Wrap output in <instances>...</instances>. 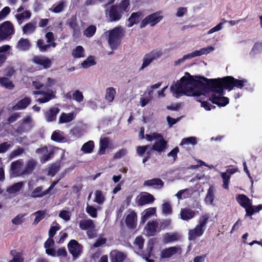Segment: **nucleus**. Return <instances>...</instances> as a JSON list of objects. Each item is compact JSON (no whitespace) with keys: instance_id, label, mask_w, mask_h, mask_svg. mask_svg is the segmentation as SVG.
<instances>
[{"instance_id":"nucleus-23","label":"nucleus","mask_w":262,"mask_h":262,"mask_svg":"<svg viewBox=\"0 0 262 262\" xmlns=\"http://www.w3.org/2000/svg\"><path fill=\"white\" fill-rule=\"evenodd\" d=\"M31 102V99L28 97H25L24 99L18 101V102L13 106L12 110L14 111L25 109Z\"/></svg>"},{"instance_id":"nucleus-25","label":"nucleus","mask_w":262,"mask_h":262,"mask_svg":"<svg viewBox=\"0 0 262 262\" xmlns=\"http://www.w3.org/2000/svg\"><path fill=\"white\" fill-rule=\"evenodd\" d=\"M179 247H171L164 249L161 252V257L162 258H169L178 252Z\"/></svg>"},{"instance_id":"nucleus-58","label":"nucleus","mask_w":262,"mask_h":262,"mask_svg":"<svg viewBox=\"0 0 262 262\" xmlns=\"http://www.w3.org/2000/svg\"><path fill=\"white\" fill-rule=\"evenodd\" d=\"M144 245V239L141 236H138L136 238L134 242V245L136 248L141 250Z\"/></svg>"},{"instance_id":"nucleus-63","label":"nucleus","mask_w":262,"mask_h":262,"mask_svg":"<svg viewBox=\"0 0 262 262\" xmlns=\"http://www.w3.org/2000/svg\"><path fill=\"white\" fill-rule=\"evenodd\" d=\"M40 77H42V76H38L36 80L33 81L32 82L33 86L36 89H39L40 88L44 86L43 82L41 81L40 79Z\"/></svg>"},{"instance_id":"nucleus-41","label":"nucleus","mask_w":262,"mask_h":262,"mask_svg":"<svg viewBox=\"0 0 262 262\" xmlns=\"http://www.w3.org/2000/svg\"><path fill=\"white\" fill-rule=\"evenodd\" d=\"M46 214L47 213L45 211H38L32 214V216H35L33 224L37 225L45 217Z\"/></svg>"},{"instance_id":"nucleus-20","label":"nucleus","mask_w":262,"mask_h":262,"mask_svg":"<svg viewBox=\"0 0 262 262\" xmlns=\"http://www.w3.org/2000/svg\"><path fill=\"white\" fill-rule=\"evenodd\" d=\"M164 185L163 181L158 178H155L145 181L143 185L145 186H152L154 188H160Z\"/></svg>"},{"instance_id":"nucleus-56","label":"nucleus","mask_w":262,"mask_h":262,"mask_svg":"<svg viewBox=\"0 0 262 262\" xmlns=\"http://www.w3.org/2000/svg\"><path fill=\"white\" fill-rule=\"evenodd\" d=\"M25 214H19L17 215L12 220V223L15 225H19L23 223L24 221Z\"/></svg>"},{"instance_id":"nucleus-18","label":"nucleus","mask_w":262,"mask_h":262,"mask_svg":"<svg viewBox=\"0 0 262 262\" xmlns=\"http://www.w3.org/2000/svg\"><path fill=\"white\" fill-rule=\"evenodd\" d=\"M158 223L156 221L149 222L144 228V231L148 236L154 235L157 231Z\"/></svg>"},{"instance_id":"nucleus-12","label":"nucleus","mask_w":262,"mask_h":262,"mask_svg":"<svg viewBox=\"0 0 262 262\" xmlns=\"http://www.w3.org/2000/svg\"><path fill=\"white\" fill-rule=\"evenodd\" d=\"M155 199L151 194L143 192L137 197V202L139 205L143 206L154 202Z\"/></svg>"},{"instance_id":"nucleus-40","label":"nucleus","mask_w":262,"mask_h":262,"mask_svg":"<svg viewBox=\"0 0 262 262\" xmlns=\"http://www.w3.org/2000/svg\"><path fill=\"white\" fill-rule=\"evenodd\" d=\"M214 188L212 186L210 187L205 199V201L207 204H213L214 199Z\"/></svg>"},{"instance_id":"nucleus-50","label":"nucleus","mask_w":262,"mask_h":262,"mask_svg":"<svg viewBox=\"0 0 262 262\" xmlns=\"http://www.w3.org/2000/svg\"><path fill=\"white\" fill-rule=\"evenodd\" d=\"M162 212L165 214H170L172 213V208L170 203L165 201H163L162 205Z\"/></svg>"},{"instance_id":"nucleus-37","label":"nucleus","mask_w":262,"mask_h":262,"mask_svg":"<svg viewBox=\"0 0 262 262\" xmlns=\"http://www.w3.org/2000/svg\"><path fill=\"white\" fill-rule=\"evenodd\" d=\"M31 16V13L30 11L26 10L24 12L20 13L18 14L15 15V17L16 18L18 23L21 24L22 23V21L25 19H29Z\"/></svg>"},{"instance_id":"nucleus-60","label":"nucleus","mask_w":262,"mask_h":262,"mask_svg":"<svg viewBox=\"0 0 262 262\" xmlns=\"http://www.w3.org/2000/svg\"><path fill=\"white\" fill-rule=\"evenodd\" d=\"M59 169L58 164H54L52 165L49 169L48 174L50 176H54Z\"/></svg>"},{"instance_id":"nucleus-28","label":"nucleus","mask_w":262,"mask_h":262,"mask_svg":"<svg viewBox=\"0 0 262 262\" xmlns=\"http://www.w3.org/2000/svg\"><path fill=\"white\" fill-rule=\"evenodd\" d=\"M79 227L82 230H91L95 228V225L93 221L89 219L80 221Z\"/></svg>"},{"instance_id":"nucleus-36","label":"nucleus","mask_w":262,"mask_h":262,"mask_svg":"<svg viewBox=\"0 0 262 262\" xmlns=\"http://www.w3.org/2000/svg\"><path fill=\"white\" fill-rule=\"evenodd\" d=\"M23 182L16 183L7 189L9 193L13 194L19 191L24 185Z\"/></svg>"},{"instance_id":"nucleus-32","label":"nucleus","mask_w":262,"mask_h":262,"mask_svg":"<svg viewBox=\"0 0 262 262\" xmlns=\"http://www.w3.org/2000/svg\"><path fill=\"white\" fill-rule=\"evenodd\" d=\"M67 4L64 1H60L57 4H54L52 8L49 9V10L57 13L61 12L63 9L66 7Z\"/></svg>"},{"instance_id":"nucleus-38","label":"nucleus","mask_w":262,"mask_h":262,"mask_svg":"<svg viewBox=\"0 0 262 262\" xmlns=\"http://www.w3.org/2000/svg\"><path fill=\"white\" fill-rule=\"evenodd\" d=\"M40 79L43 82L44 86L46 88H51L56 83L55 79L50 77L42 76L40 77Z\"/></svg>"},{"instance_id":"nucleus-7","label":"nucleus","mask_w":262,"mask_h":262,"mask_svg":"<svg viewBox=\"0 0 262 262\" xmlns=\"http://www.w3.org/2000/svg\"><path fill=\"white\" fill-rule=\"evenodd\" d=\"M163 18V14L162 11H158L147 16L143 19L140 24V28H143L147 25L153 27L159 23Z\"/></svg>"},{"instance_id":"nucleus-8","label":"nucleus","mask_w":262,"mask_h":262,"mask_svg":"<svg viewBox=\"0 0 262 262\" xmlns=\"http://www.w3.org/2000/svg\"><path fill=\"white\" fill-rule=\"evenodd\" d=\"M14 29L12 24L9 21H6L0 25V40H4L12 35Z\"/></svg>"},{"instance_id":"nucleus-4","label":"nucleus","mask_w":262,"mask_h":262,"mask_svg":"<svg viewBox=\"0 0 262 262\" xmlns=\"http://www.w3.org/2000/svg\"><path fill=\"white\" fill-rule=\"evenodd\" d=\"M209 218V215L207 214H205L200 216L198 223L194 228L189 230L188 239L189 240L193 241L203 235Z\"/></svg>"},{"instance_id":"nucleus-44","label":"nucleus","mask_w":262,"mask_h":262,"mask_svg":"<svg viewBox=\"0 0 262 262\" xmlns=\"http://www.w3.org/2000/svg\"><path fill=\"white\" fill-rule=\"evenodd\" d=\"M197 144V139L195 137H190L189 138H183L180 145H194Z\"/></svg>"},{"instance_id":"nucleus-51","label":"nucleus","mask_w":262,"mask_h":262,"mask_svg":"<svg viewBox=\"0 0 262 262\" xmlns=\"http://www.w3.org/2000/svg\"><path fill=\"white\" fill-rule=\"evenodd\" d=\"M96 31V27L94 25H91L88 27L84 31V35L87 37L93 36Z\"/></svg>"},{"instance_id":"nucleus-24","label":"nucleus","mask_w":262,"mask_h":262,"mask_svg":"<svg viewBox=\"0 0 262 262\" xmlns=\"http://www.w3.org/2000/svg\"><path fill=\"white\" fill-rule=\"evenodd\" d=\"M236 200L240 205L244 208L250 206L252 203V200L245 194H238L236 197Z\"/></svg>"},{"instance_id":"nucleus-59","label":"nucleus","mask_w":262,"mask_h":262,"mask_svg":"<svg viewBox=\"0 0 262 262\" xmlns=\"http://www.w3.org/2000/svg\"><path fill=\"white\" fill-rule=\"evenodd\" d=\"M73 98L78 102H81L83 100V96L80 91L77 90L75 91L73 94Z\"/></svg>"},{"instance_id":"nucleus-45","label":"nucleus","mask_w":262,"mask_h":262,"mask_svg":"<svg viewBox=\"0 0 262 262\" xmlns=\"http://www.w3.org/2000/svg\"><path fill=\"white\" fill-rule=\"evenodd\" d=\"M94 147V143L92 141H89L84 143L81 147V150L84 153H91Z\"/></svg>"},{"instance_id":"nucleus-5","label":"nucleus","mask_w":262,"mask_h":262,"mask_svg":"<svg viewBox=\"0 0 262 262\" xmlns=\"http://www.w3.org/2000/svg\"><path fill=\"white\" fill-rule=\"evenodd\" d=\"M146 139L148 141L155 140L151 149H153L159 153L163 152L167 147V141L159 134L152 133L150 135H146Z\"/></svg>"},{"instance_id":"nucleus-3","label":"nucleus","mask_w":262,"mask_h":262,"mask_svg":"<svg viewBox=\"0 0 262 262\" xmlns=\"http://www.w3.org/2000/svg\"><path fill=\"white\" fill-rule=\"evenodd\" d=\"M125 30L121 26L116 27L113 29L105 32L108 43L112 50L117 49L121 40L124 35Z\"/></svg>"},{"instance_id":"nucleus-22","label":"nucleus","mask_w":262,"mask_h":262,"mask_svg":"<svg viewBox=\"0 0 262 262\" xmlns=\"http://www.w3.org/2000/svg\"><path fill=\"white\" fill-rule=\"evenodd\" d=\"M154 246V241L151 239L149 241L147 248L145 251H143V253L141 254V255L143 257V258L145 259V260L147 262H154V260L149 259V257H150L151 253L152 250V248Z\"/></svg>"},{"instance_id":"nucleus-29","label":"nucleus","mask_w":262,"mask_h":262,"mask_svg":"<svg viewBox=\"0 0 262 262\" xmlns=\"http://www.w3.org/2000/svg\"><path fill=\"white\" fill-rule=\"evenodd\" d=\"M156 212V208L155 207H150L145 210L142 213L141 222L143 223H145L148 218L155 214Z\"/></svg>"},{"instance_id":"nucleus-26","label":"nucleus","mask_w":262,"mask_h":262,"mask_svg":"<svg viewBox=\"0 0 262 262\" xmlns=\"http://www.w3.org/2000/svg\"><path fill=\"white\" fill-rule=\"evenodd\" d=\"M75 114L74 113H62L59 117V124L68 123L72 121L75 117Z\"/></svg>"},{"instance_id":"nucleus-53","label":"nucleus","mask_w":262,"mask_h":262,"mask_svg":"<svg viewBox=\"0 0 262 262\" xmlns=\"http://www.w3.org/2000/svg\"><path fill=\"white\" fill-rule=\"evenodd\" d=\"M189 195V190L188 189L181 190L176 194L179 200L188 198Z\"/></svg>"},{"instance_id":"nucleus-16","label":"nucleus","mask_w":262,"mask_h":262,"mask_svg":"<svg viewBox=\"0 0 262 262\" xmlns=\"http://www.w3.org/2000/svg\"><path fill=\"white\" fill-rule=\"evenodd\" d=\"M180 215L182 220L188 221L194 217L195 212L189 208H183L181 209Z\"/></svg>"},{"instance_id":"nucleus-13","label":"nucleus","mask_w":262,"mask_h":262,"mask_svg":"<svg viewBox=\"0 0 262 262\" xmlns=\"http://www.w3.org/2000/svg\"><path fill=\"white\" fill-rule=\"evenodd\" d=\"M33 61L42 67L44 69H48L51 67L52 61L50 59L46 56H36L33 57Z\"/></svg>"},{"instance_id":"nucleus-33","label":"nucleus","mask_w":262,"mask_h":262,"mask_svg":"<svg viewBox=\"0 0 262 262\" xmlns=\"http://www.w3.org/2000/svg\"><path fill=\"white\" fill-rule=\"evenodd\" d=\"M110 144L109 139L107 138H101L100 141V149L99 150V155H103L105 153L106 149Z\"/></svg>"},{"instance_id":"nucleus-47","label":"nucleus","mask_w":262,"mask_h":262,"mask_svg":"<svg viewBox=\"0 0 262 262\" xmlns=\"http://www.w3.org/2000/svg\"><path fill=\"white\" fill-rule=\"evenodd\" d=\"M262 52V43H256L253 46L250 55L252 57L254 56L255 55L260 53Z\"/></svg>"},{"instance_id":"nucleus-34","label":"nucleus","mask_w":262,"mask_h":262,"mask_svg":"<svg viewBox=\"0 0 262 262\" xmlns=\"http://www.w3.org/2000/svg\"><path fill=\"white\" fill-rule=\"evenodd\" d=\"M36 166V162L33 160H30L26 163L25 167L24 168V176L30 173L34 169Z\"/></svg>"},{"instance_id":"nucleus-46","label":"nucleus","mask_w":262,"mask_h":262,"mask_svg":"<svg viewBox=\"0 0 262 262\" xmlns=\"http://www.w3.org/2000/svg\"><path fill=\"white\" fill-rule=\"evenodd\" d=\"M0 84L5 88L10 90L12 89L14 87L12 81L6 77L0 78Z\"/></svg>"},{"instance_id":"nucleus-9","label":"nucleus","mask_w":262,"mask_h":262,"mask_svg":"<svg viewBox=\"0 0 262 262\" xmlns=\"http://www.w3.org/2000/svg\"><path fill=\"white\" fill-rule=\"evenodd\" d=\"M33 94L37 95L36 98L40 103L47 102L55 98L54 92L52 90H49L46 92L42 91H34Z\"/></svg>"},{"instance_id":"nucleus-48","label":"nucleus","mask_w":262,"mask_h":262,"mask_svg":"<svg viewBox=\"0 0 262 262\" xmlns=\"http://www.w3.org/2000/svg\"><path fill=\"white\" fill-rule=\"evenodd\" d=\"M220 174L223 179V187L224 189H228L229 182L231 178L229 174H227V173H224L223 172H221Z\"/></svg>"},{"instance_id":"nucleus-49","label":"nucleus","mask_w":262,"mask_h":262,"mask_svg":"<svg viewBox=\"0 0 262 262\" xmlns=\"http://www.w3.org/2000/svg\"><path fill=\"white\" fill-rule=\"evenodd\" d=\"M94 202L98 204H102L105 201V198L100 190H96L95 192Z\"/></svg>"},{"instance_id":"nucleus-57","label":"nucleus","mask_w":262,"mask_h":262,"mask_svg":"<svg viewBox=\"0 0 262 262\" xmlns=\"http://www.w3.org/2000/svg\"><path fill=\"white\" fill-rule=\"evenodd\" d=\"M148 150H150L151 151V149L148 145L139 146L137 148V154L140 156H143L144 154L146 152H147Z\"/></svg>"},{"instance_id":"nucleus-43","label":"nucleus","mask_w":262,"mask_h":262,"mask_svg":"<svg viewBox=\"0 0 262 262\" xmlns=\"http://www.w3.org/2000/svg\"><path fill=\"white\" fill-rule=\"evenodd\" d=\"M96 63L94 57L90 56L81 63V65L83 68L86 69L96 64Z\"/></svg>"},{"instance_id":"nucleus-17","label":"nucleus","mask_w":262,"mask_h":262,"mask_svg":"<svg viewBox=\"0 0 262 262\" xmlns=\"http://www.w3.org/2000/svg\"><path fill=\"white\" fill-rule=\"evenodd\" d=\"M137 214L133 211H130L126 216L125 223L127 226L130 228H134L136 225Z\"/></svg>"},{"instance_id":"nucleus-39","label":"nucleus","mask_w":262,"mask_h":262,"mask_svg":"<svg viewBox=\"0 0 262 262\" xmlns=\"http://www.w3.org/2000/svg\"><path fill=\"white\" fill-rule=\"evenodd\" d=\"M84 49L81 46H78L73 49L72 55L74 58H81L84 56Z\"/></svg>"},{"instance_id":"nucleus-30","label":"nucleus","mask_w":262,"mask_h":262,"mask_svg":"<svg viewBox=\"0 0 262 262\" xmlns=\"http://www.w3.org/2000/svg\"><path fill=\"white\" fill-rule=\"evenodd\" d=\"M116 92L113 87H110L106 89L105 99L108 102H112L114 101Z\"/></svg>"},{"instance_id":"nucleus-27","label":"nucleus","mask_w":262,"mask_h":262,"mask_svg":"<svg viewBox=\"0 0 262 262\" xmlns=\"http://www.w3.org/2000/svg\"><path fill=\"white\" fill-rule=\"evenodd\" d=\"M31 45L28 39L21 38L18 41L16 48L20 51H26L29 49Z\"/></svg>"},{"instance_id":"nucleus-14","label":"nucleus","mask_w":262,"mask_h":262,"mask_svg":"<svg viewBox=\"0 0 262 262\" xmlns=\"http://www.w3.org/2000/svg\"><path fill=\"white\" fill-rule=\"evenodd\" d=\"M142 17L143 15L141 12L133 13L127 19V27L130 28L133 25L138 24L142 19Z\"/></svg>"},{"instance_id":"nucleus-15","label":"nucleus","mask_w":262,"mask_h":262,"mask_svg":"<svg viewBox=\"0 0 262 262\" xmlns=\"http://www.w3.org/2000/svg\"><path fill=\"white\" fill-rule=\"evenodd\" d=\"M126 257L125 254L117 250H114L110 253L111 262H123Z\"/></svg>"},{"instance_id":"nucleus-61","label":"nucleus","mask_w":262,"mask_h":262,"mask_svg":"<svg viewBox=\"0 0 262 262\" xmlns=\"http://www.w3.org/2000/svg\"><path fill=\"white\" fill-rule=\"evenodd\" d=\"M214 48L212 46H208L206 48H203L200 50H198L199 56H201L202 55L207 54L213 51H214Z\"/></svg>"},{"instance_id":"nucleus-31","label":"nucleus","mask_w":262,"mask_h":262,"mask_svg":"<svg viewBox=\"0 0 262 262\" xmlns=\"http://www.w3.org/2000/svg\"><path fill=\"white\" fill-rule=\"evenodd\" d=\"M43 188L42 186H39L35 188L30 194L32 198H41L48 194L47 190L42 191Z\"/></svg>"},{"instance_id":"nucleus-52","label":"nucleus","mask_w":262,"mask_h":262,"mask_svg":"<svg viewBox=\"0 0 262 262\" xmlns=\"http://www.w3.org/2000/svg\"><path fill=\"white\" fill-rule=\"evenodd\" d=\"M60 229V226L56 222H53L51 226L49 231V236L50 237H53L56 231Z\"/></svg>"},{"instance_id":"nucleus-42","label":"nucleus","mask_w":262,"mask_h":262,"mask_svg":"<svg viewBox=\"0 0 262 262\" xmlns=\"http://www.w3.org/2000/svg\"><path fill=\"white\" fill-rule=\"evenodd\" d=\"M36 29L35 23H29L23 28V33L26 34H30L33 33Z\"/></svg>"},{"instance_id":"nucleus-2","label":"nucleus","mask_w":262,"mask_h":262,"mask_svg":"<svg viewBox=\"0 0 262 262\" xmlns=\"http://www.w3.org/2000/svg\"><path fill=\"white\" fill-rule=\"evenodd\" d=\"M130 9L129 0H123L119 4L113 5L105 10L106 17L110 22L120 20L124 13L128 12Z\"/></svg>"},{"instance_id":"nucleus-35","label":"nucleus","mask_w":262,"mask_h":262,"mask_svg":"<svg viewBox=\"0 0 262 262\" xmlns=\"http://www.w3.org/2000/svg\"><path fill=\"white\" fill-rule=\"evenodd\" d=\"M65 139L64 133L59 130L54 131L51 136V139L56 142H61Z\"/></svg>"},{"instance_id":"nucleus-6","label":"nucleus","mask_w":262,"mask_h":262,"mask_svg":"<svg viewBox=\"0 0 262 262\" xmlns=\"http://www.w3.org/2000/svg\"><path fill=\"white\" fill-rule=\"evenodd\" d=\"M167 50V49L163 50L160 49H156L145 54L143 57V63L140 70H142L147 67L154 60L161 57Z\"/></svg>"},{"instance_id":"nucleus-21","label":"nucleus","mask_w":262,"mask_h":262,"mask_svg":"<svg viewBox=\"0 0 262 262\" xmlns=\"http://www.w3.org/2000/svg\"><path fill=\"white\" fill-rule=\"evenodd\" d=\"M59 109L57 107H53L45 113V117L48 122H52L56 120V115L59 113Z\"/></svg>"},{"instance_id":"nucleus-10","label":"nucleus","mask_w":262,"mask_h":262,"mask_svg":"<svg viewBox=\"0 0 262 262\" xmlns=\"http://www.w3.org/2000/svg\"><path fill=\"white\" fill-rule=\"evenodd\" d=\"M24 163L21 160H17L13 162L11 165V173L13 177H20L24 176Z\"/></svg>"},{"instance_id":"nucleus-62","label":"nucleus","mask_w":262,"mask_h":262,"mask_svg":"<svg viewBox=\"0 0 262 262\" xmlns=\"http://www.w3.org/2000/svg\"><path fill=\"white\" fill-rule=\"evenodd\" d=\"M59 216L66 222L69 221L71 218V213L67 210H62L59 213Z\"/></svg>"},{"instance_id":"nucleus-64","label":"nucleus","mask_w":262,"mask_h":262,"mask_svg":"<svg viewBox=\"0 0 262 262\" xmlns=\"http://www.w3.org/2000/svg\"><path fill=\"white\" fill-rule=\"evenodd\" d=\"M10 13V8L7 6L4 7L0 11V21L4 19Z\"/></svg>"},{"instance_id":"nucleus-1","label":"nucleus","mask_w":262,"mask_h":262,"mask_svg":"<svg viewBox=\"0 0 262 262\" xmlns=\"http://www.w3.org/2000/svg\"><path fill=\"white\" fill-rule=\"evenodd\" d=\"M247 83L246 79L238 80L231 76L208 79L204 77H194L189 73H185L180 81L171 85L170 91L177 98L183 95L188 96L203 95L213 103L224 106L229 103L228 98L223 96L224 89L230 91L234 87L242 89Z\"/></svg>"},{"instance_id":"nucleus-19","label":"nucleus","mask_w":262,"mask_h":262,"mask_svg":"<svg viewBox=\"0 0 262 262\" xmlns=\"http://www.w3.org/2000/svg\"><path fill=\"white\" fill-rule=\"evenodd\" d=\"M163 238L165 243H168L180 240L181 238V236L177 232L167 233L163 235Z\"/></svg>"},{"instance_id":"nucleus-54","label":"nucleus","mask_w":262,"mask_h":262,"mask_svg":"<svg viewBox=\"0 0 262 262\" xmlns=\"http://www.w3.org/2000/svg\"><path fill=\"white\" fill-rule=\"evenodd\" d=\"M227 22V20L225 19H223L222 21L218 25L215 26V27L211 28L208 32V34H212L215 32L219 31L223 29V25Z\"/></svg>"},{"instance_id":"nucleus-11","label":"nucleus","mask_w":262,"mask_h":262,"mask_svg":"<svg viewBox=\"0 0 262 262\" xmlns=\"http://www.w3.org/2000/svg\"><path fill=\"white\" fill-rule=\"evenodd\" d=\"M68 247L70 253L75 258L77 257L82 252V247L77 241L74 239L70 241Z\"/></svg>"},{"instance_id":"nucleus-55","label":"nucleus","mask_w":262,"mask_h":262,"mask_svg":"<svg viewBox=\"0 0 262 262\" xmlns=\"http://www.w3.org/2000/svg\"><path fill=\"white\" fill-rule=\"evenodd\" d=\"M86 211L92 217L96 218L97 216V209L93 206L88 204Z\"/></svg>"}]
</instances>
